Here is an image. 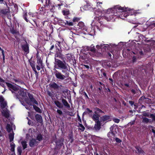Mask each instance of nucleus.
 <instances>
[{"mask_svg": "<svg viewBox=\"0 0 155 155\" xmlns=\"http://www.w3.org/2000/svg\"><path fill=\"white\" fill-rule=\"evenodd\" d=\"M54 64L55 68L62 69V72L63 73H65V75H64L61 73L54 69V73L57 78L63 80L68 76V74L66 73L68 71V65L64 61L63 62L55 58Z\"/></svg>", "mask_w": 155, "mask_h": 155, "instance_id": "f257e3e1", "label": "nucleus"}, {"mask_svg": "<svg viewBox=\"0 0 155 155\" xmlns=\"http://www.w3.org/2000/svg\"><path fill=\"white\" fill-rule=\"evenodd\" d=\"M17 89H18L19 91L17 92V93L13 92L12 93L14 94V96L16 97L17 99H18L19 101L21 102V104L25 106L24 102L22 100H25L26 103L29 105H31L32 104H35L37 105L38 104V102L30 94H28V96L29 98H26V94L24 92L23 90H21L19 87H17Z\"/></svg>", "mask_w": 155, "mask_h": 155, "instance_id": "f03ea898", "label": "nucleus"}, {"mask_svg": "<svg viewBox=\"0 0 155 155\" xmlns=\"http://www.w3.org/2000/svg\"><path fill=\"white\" fill-rule=\"evenodd\" d=\"M120 14V17L123 19V15L125 17H127L128 15H132L135 14V11L133 9H130L128 8L122 7L119 5L116 6L113 8L109 9L106 10V12L107 14L110 13L115 14V12Z\"/></svg>", "mask_w": 155, "mask_h": 155, "instance_id": "7ed1b4c3", "label": "nucleus"}, {"mask_svg": "<svg viewBox=\"0 0 155 155\" xmlns=\"http://www.w3.org/2000/svg\"><path fill=\"white\" fill-rule=\"evenodd\" d=\"M0 103L1 107L3 109L2 111L3 115L6 118H8L9 117V112L7 108H5L7 103L6 102L4 101V98L1 96H0Z\"/></svg>", "mask_w": 155, "mask_h": 155, "instance_id": "20e7f679", "label": "nucleus"}, {"mask_svg": "<svg viewBox=\"0 0 155 155\" xmlns=\"http://www.w3.org/2000/svg\"><path fill=\"white\" fill-rule=\"evenodd\" d=\"M0 85L3 87H4L6 85L9 87L12 93H13L14 92L15 93H17V92L19 91V90L17 89L16 86L13 85L11 84L5 82L3 80L0 78Z\"/></svg>", "mask_w": 155, "mask_h": 155, "instance_id": "39448f33", "label": "nucleus"}, {"mask_svg": "<svg viewBox=\"0 0 155 155\" xmlns=\"http://www.w3.org/2000/svg\"><path fill=\"white\" fill-rule=\"evenodd\" d=\"M110 131L108 133V135L112 134L113 137H114L115 134L117 133L116 127L112 126L110 128Z\"/></svg>", "mask_w": 155, "mask_h": 155, "instance_id": "423d86ee", "label": "nucleus"}, {"mask_svg": "<svg viewBox=\"0 0 155 155\" xmlns=\"http://www.w3.org/2000/svg\"><path fill=\"white\" fill-rule=\"evenodd\" d=\"M90 116L92 118L93 120L95 121V122L97 121H100V116L98 114H93V115H90Z\"/></svg>", "mask_w": 155, "mask_h": 155, "instance_id": "0eeeda50", "label": "nucleus"}, {"mask_svg": "<svg viewBox=\"0 0 155 155\" xmlns=\"http://www.w3.org/2000/svg\"><path fill=\"white\" fill-rule=\"evenodd\" d=\"M38 142V141H37L35 139H32L30 140L29 144L31 147H32L37 145Z\"/></svg>", "mask_w": 155, "mask_h": 155, "instance_id": "6e6552de", "label": "nucleus"}, {"mask_svg": "<svg viewBox=\"0 0 155 155\" xmlns=\"http://www.w3.org/2000/svg\"><path fill=\"white\" fill-rule=\"evenodd\" d=\"M110 46H112L111 45H108V44H106V45H101V47L100 46L97 45L96 46V47L97 48H104L105 50H106L107 49H109V47H110Z\"/></svg>", "mask_w": 155, "mask_h": 155, "instance_id": "1a4fd4ad", "label": "nucleus"}, {"mask_svg": "<svg viewBox=\"0 0 155 155\" xmlns=\"http://www.w3.org/2000/svg\"><path fill=\"white\" fill-rule=\"evenodd\" d=\"M110 116L108 115H104L101 117V121L107 122L109 120Z\"/></svg>", "mask_w": 155, "mask_h": 155, "instance_id": "9d476101", "label": "nucleus"}, {"mask_svg": "<svg viewBox=\"0 0 155 155\" xmlns=\"http://www.w3.org/2000/svg\"><path fill=\"white\" fill-rule=\"evenodd\" d=\"M101 122L100 121L95 122V124L94 126V128L96 130H98L101 128Z\"/></svg>", "mask_w": 155, "mask_h": 155, "instance_id": "9b49d317", "label": "nucleus"}, {"mask_svg": "<svg viewBox=\"0 0 155 155\" xmlns=\"http://www.w3.org/2000/svg\"><path fill=\"white\" fill-rule=\"evenodd\" d=\"M94 113L95 114H98L100 113L103 114H104V111H102L100 109L97 107H96L94 109Z\"/></svg>", "mask_w": 155, "mask_h": 155, "instance_id": "f8f14e48", "label": "nucleus"}, {"mask_svg": "<svg viewBox=\"0 0 155 155\" xmlns=\"http://www.w3.org/2000/svg\"><path fill=\"white\" fill-rule=\"evenodd\" d=\"M50 87L54 88V89H58L59 86L57 84L54 82L50 84Z\"/></svg>", "mask_w": 155, "mask_h": 155, "instance_id": "ddd939ff", "label": "nucleus"}, {"mask_svg": "<svg viewBox=\"0 0 155 155\" xmlns=\"http://www.w3.org/2000/svg\"><path fill=\"white\" fill-rule=\"evenodd\" d=\"M22 48L23 50L27 53L29 52V47L27 44L23 45Z\"/></svg>", "mask_w": 155, "mask_h": 155, "instance_id": "4468645a", "label": "nucleus"}, {"mask_svg": "<svg viewBox=\"0 0 155 155\" xmlns=\"http://www.w3.org/2000/svg\"><path fill=\"white\" fill-rule=\"evenodd\" d=\"M35 118L37 121L40 123H41L42 121V120L41 116L38 114H37L35 115Z\"/></svg>", "mask_w": 155, "mask_h": 155, "instance_id": "2eb2a0df", "label": "nucleus"}, {"mask_svg": "<svg viewBox=\"0 0 155 155\" xmlns=\"http://www.w3.org/2000/svg\"><path fill=\"white\" fill-rule=\"evenodd\" d=\"M142 122L145 123H151L152 121L150 119H149L148 118H147L145 117H143L142 118Z\"/></svg>", "mask_w": 155, "mask_h": 155, "instance_id": "dca6fc26", "label": "nucleus"}, {"mask_svg": "<svg viewBox=\"0 0 155 155\" xmlns=\"http://www.w3.org/2000/svg\"><path fill=\"white\" fill-rule=\"evenodd\" d=\"M62 102L65 106L68 108H69L70 107V105L65 99H62Z\"/></svg>", "mask_w": 155, "mask_h": 155, "instance_id": "f3484780", "label": "nucleus"}, {"mask_svg": "<svg viewBox=\"0 0 155 155\" xmlns=\"http://www.w3.org/2000/svg\"><path fill=\"white\" fill-rule=\"evenodd\" d=\"M54 103L57 107L60 108H62L63 106L61 103L59 101H55Z\"/></svg>", "mask_w": 155, "mask_h": 155, "instance_id": "a211bd4d", "label": "nucleus"}, {"mask_svg": "<svg viewBox=\"0 0 155 155\" xmlns=\"http://www.w3.org/2000/svg\"><path fill=\"white\" fill-rule=\"evenodd\" d=\"M9 137L10 142H12L14 139V134L13 133H11L9 135Z\"/></svg>", "mask_w": 155, "mask_h": 155, "instance_id": "6ab92c4d", "label": "nucleus"}, {"mask_svg": "<svg viewBox=\"0 0 155 155\" xmlns=\"http://www.w3.org/2000/svg\"><path fill=\"white\" fill-rule=\"evenodd\" d=\"M78 127H79V129L81 130V131H83L85 129V127L81 123L79 124Z\"/></svg>", "mask_w": 155, "mask_h": 155, "instance_id": "aec40b11", "label": "nucleus"}, {"mask_svg": "<svg viewBox=\"0 0 155 155\" xmlns=\"http://www.w3.org/2000/svg\"><path fill=\"white\" fill-rule=\"evenodd\" d=\"M90 51L92 52L93 53H94L96 52V49L94 48V46L93 45H92L90 47Z\"/></svg>", "mask_w": 155, "mask_h": 155, "instance_id": "412c9836", "label": "nucleus"}, {"mask_svg": "<svg viewBox=\"0 0 155 155\" xmlns=\"http://www.w3.org/2000/svg\"><path fill=\"white\" fill-rule=\"evenodd\" d=\"M7 130L8 132H10L12 130V126L9 124H8L6 126Z\"/></svg>", "mask_w": 155, "mask_h": 155, "instance_id": "4be33fe9", "label": "nucleus"}, {"mask_svg": "<svg viewBox=\"0 0 155 155\" xmlns=\"http://www.w3.org/2000/svg\"><path fill=\"white\" fill-rule=\"evenodd\" d=\"M11 150L12 152H14L15 150V144L13 142H12L10 144Z\"/></svg>", "mask_w": 155, "mask_h": 155, "instance_id": "5701e85b", "label": "nucleus"}, {"mask_svg": "<svg viewBox=\"0 0 155 155\" xmlns=\"http://www.w3.org/2000/svg\"><path fill=\"white\" fill-rule=\"evenodd\" d=\"M21 144L22 145L24 149H25L27 147V144L26 142L25 141H23L21 142Z\"/></svg>", "mask_w": 155, "mask_h": 155, "instance_id": "b1692460", "label": "nucleus"}, {"mask_svg": "<svg viewBox=\"0 0 155 155\" xmlns=\"http://www.w3.org/2000/svg\"><path fill=\"white\" fill-rule=\"evenodd\" d=\"M62 13L64 15H67L69 14V11L68 10L63 11Z\"/></svg>", "mask_w": 155, "mask_h": 155, "instance_id": "393cba45", "label": "nucleus"}, {"mask_svg": "<svg viewBox=\"0 0 155 155\" xmlns=\"http://www.w3.org/2000/svg\"><path fill=\"white\" fill-rule=\"evenodd\" d=\"M55 57H59L61 59L63 60V55L61 53H57L55 55Z\"/></svg>", "mask_w": 155, "mask_h": 155, "instance_id": "a878e982", "label": "nucleus"}, {"mask_svg": "<svg viewBox=\"0 0 155 155\" xmlns=\"http://www.w3.org/2000/svg\"><path fill=\"white\" fill-rule=\"evenodd\" d=\"M37 139L39 141L41 140L42 139V135L40 134H38L37 137Z\"/></svg>", "mask_w": 155, "mask_h": 155, "instance_id": "bb28decb", "label": "nucleus"}, {"mask_svg": "<svg viewBox=\"0 0 155 155\" xmlns=\"http://www.w3.org/2000/svg\"><path fill=\"white\" fill-rule=\"evenodd\" d=\"M42 61L40 58H38L37 61V63L38 65L42 66Z\"/></svg>", "mask_w": 155, "mask_h": 155, "instance_id": "cd10ccee", "label": "nucleus"}, {"mask_svg": "<svg viewBox=\"0 0 155 155\" xmlns=\"http://www.w3.org/2000/svg\"><path fill=\"white\" fill-rule=\"evenodd\" d=\"M149 117L151 118L152 119V120H151L152 122L153 121H155V115L153 114H151Z\"/></svg>", "mask_w": 155, "mask_h": 155, "instance_id": "c85d7f7f", "label": "nucleus"}, {"mask_svg": "<svg viewBox=\"0 0 155 155\" xmlns=\"http://www.w3.org/2000/svg\"><path fill=\"white\" fill-rule=\"evenodd\" d=\"M78 25L80 27L79 28H82L84 26V23L82 22H80L78 23Z\"/></svg>", "mask_w": 155, "mask_h": 155, "instance_id": "c756f323", "label": "nucleus"}, {"mask_svg": "<svg viewBox=\"0 0 155 155\" xmlns=\"http://www.w3.org/2000/svg\"><path fill=\"white\" fill-rule=\"evenodd\" d=\"M33 107L36 111L38 112H41V110L36 106L33 105Z\"/></svg>", "mask_w": 155, "mask_h": 155, "instance_id": "7c9ffc66", "label": "nucleus"}, {"mask_svg": "<svg viewBox=\"0 0 155 155\" xmlns=\"http://www.w3.org/2000/svg\"><path fill=\"white\" fill-rule=\"evenodd\" d=\"M135 148L138 153H142V150L140 147L136 146Z\"/></svg>", "mask_w": 155, "mask_h": 155, "instance_id": "2f4dec72", "label": "nucleus"}, {"mask_svg": "<svg viewBox=\"0 0 155 155\" xmlns=\"http://www.w3.org/2000/svg\"><path fill=\"white\" fill-rule=\"evenodd\" d=\"M65 25H68L69 26H72L73 25V23L72 22H68V21H66L65 23Z\"/></svg>", "mask_w": 155, "mask_h": 155, "instance_id": "473e14b6", "label": "nucleus"}, {"mask_svg": "<svg viewBox=\"0 0 155 155\" xmlns=\"http://www.w3.org/2000/svg\"><path fill=\"white\" fill-rule=\"evenodd\" d=\"M17 150L18 153L19 155H21L22 153V150L21 148L20 147H18L17 148Z\"/></svg>", "mask_w": 155, "mask_h": 155, "instance_id": "72a5a7b5", "label": "nucleus"}, {"mask_svg": "<svg viewBox=\"0 0 155 155\" xmlns=\"http://www.w3.org/2000/svg\"><path fill=\"white\" fill-rule=\"evenodd\" d=\"M143 116H144L145 117H149L150 115L149 113H147L146 112H144L143 113Z\"/></svg>", "mask_w": 155, "mask_h": 155, "instance_id": "f704fd0d", "label": "nucleus"}, {"mask_svg": "<svg viewBox=\"0 0 155 155\" xmlns=\"http://www.w3.org/2000/svg\"><path fill=\"white\" fill-rule=\"evenodd\" d=\"M80 20L79 18L74 17L73 18V21L74 22H77L79 21Z\"/></svg>", "mask_w": 155, "mask_h": 155, "instance_id": "c9c22d12", "label": "nucleus"}, {"mask_svg": "<svg viewBox=\"0 0 155 155\" xmlns=\"http://www.w3.org/2000/svg\"><path fill=\"white\" fill-rule=\"evenodd\" d=\"M34 130L33 128H30L29 129L28 133L29 134H33V133H34Z\"/></svg>", "mask_w": 155, "mask_h": 155, "instance_id": "e433bc0d", "label": "nucleus"}, {"mask_svg": "<svg viewBox=\"0 0 155 155\" xmlns=\"http://www.w3.org/2000/svg\"><path fill=\"white\" fill-rule=\"evenodd\" d=\"M66 57L68 60H70L72 57L71 55L69 54H67Z\"/></svg>", "mask_w": 155, "mask_h": 155, "instance_id": "4c0bfd02", "label": "nucleus"}, {"mask_svg": "<svg viewBox=\"0 0 155 155\" xmlns=\"http://www.w3.org/2000/svg\"><path fill=\"white\" fill-rule=\"evenodd\" d=\"M43 67V66L42 65H37L36 66V68L38 71H39L40 70L41 68H42Z\"/></svg>", "mask_w": 155, "mask_h": 155, "instance_id": "58836bf2", "label": "nucleus"}, {"mask_svg": "<svg viewBox=\"0 0 155 155\" xmlns=\"http://www.w3.org/2000/svg\"><path fill=\"white\" fill-rule=\"evenodd\" d=\"M33 70L35 72V74L36 77V78L38 77V72L36 70V69H35L34 68V69Z\"/></svg>", "mask_w": 155, "mask_h": 155, "instance_id": "ea45409f", "label": "nucleus"}, {"mask_svg": "<svg viewBox=\"0 0 155 155\" xmlns=\"http://www.w3.org/2000/svg\"><path fill=\"white\" fill-rule=\"evenodd\" d=\"M57 112L60 115H61L62 114V112L60 110H58L57 111Z\"/></svg>", "mask_w": 155, "mask_h": 155, "instance_id": "a19ab883", "label": "nucleus"}, {"mask_svg": "<svg viewBox=\"0 0 155 155\" xmlns=\"http://www.w3.org/2000/svg\"><path fill=\"white\" fill-rule=\"evenodd\" d=\"M102 3L101 2H97V6L99 8H101V6L100 5V4H102Z\"/></svg>", "mask_w": 155, "mask_h": 155, "instance_id": "79ce46f5", "label": "nucleus"}, {"mask_svg": "<svg viewBox=\"0 0 155 155\" xmlns=\"http://www.w3.org/2000/svg\"><path fill=\"white\" fill-rule=\"evenodd\" d=\"M113 121L116 123H119L120 121V120L118 119H114Z\"/></svg>", "mask_w": 155, "mask_h": 155, "instance_id": "37998d69", "label": "nucleus"}, {"mask_svg": "<svg viewBox=\"0 0 155 155\" xmlns=\"http://www.w3.org/2000/svg\"><path fill=\"white\" fill-rule=\"evenodd\" d=\"M107 136L109 137L110 139H112V138H114V137H113L112 134L108 135V133L107 134Z\"/></svg>", "mask_w": 155, "mask_h": 155, "instance_id": "c03bdc74", "label": "nucleus"}, {"mask_svg": "<svg viewBox=\"0 0 155 155\" xmlns=\"http://www.w3.org/2000/svg\"><path fill=\"white\" fill-rule=\"evenodd\" d=\"M31 66L33 70L34 69V68L35 69H36L35 67V65L33 64H31Z\"/></svg>", "mask_w": 155, "mask_h": 155, "instance_id": "a18cd8bd", "label": "nucleus"}, {"mask_svg": "<svg viewBox=\"0 0 155 155\" xmlns=\"http://www.w3.org/2000/svg\"><path fill=\"white\" fill-rule=\"evenodd\" d=\"M47 94L49 96L52 97V94L49 91H47Z\"/></svg>", "mask_w": 155, "mask_h": 155, "instance_id": "49530a36", "label": "nucleus"}, {"mask_svg": "<svg viewBox=\"0 0 155 155\" xmlns=\"http://www.w3.org/2000/svg\"><path fill=\"white\" fill-rule=\"evenodd\" d=\"M90 47L89 46H86L85 47V48L86 50L87 51H90Z\"/></svg>", "mask_w": 155, "mask_h": 155, "instance_id": "de8ad7c7", "label": "nucleus"}, {"mask_svg": "<svg viewBox=\"0 0 155 155\" xmlns=\"http://www.w3.org/2000/svg\"><path fill=\"white\" fill-rule=\"evenodd\" d=\"M57 45H58L59 47H60V42L59 41L57 42V43L55 45L56 47H57Z\"/></svg>", "mask_w": 155, "mask_h": 155, "instance_id": "09e8293b", "label": "nucleus"}, {"mask_svg": "<svg viewBox=\"0 0 155 155\" xmlns=\"http://www.w3.org/2000/svg\"><path fill=\"white\" fill-rule=\"evenodd\" d=\"M115 140L117 142H121L120 140L117 138L115 139Z\"/></svg>", "mask_w": 155, "mask_h": 155, "instance_id": "8fccbe9b", "label": "nucleus"}, {"mask_svg": "<svg viewBox=\"0 0 155 155\" xmlns=\"http://www.w3.org/2000/svg\"><path fill=\"white\" fill-rule=\"evenodd\" d=\"M45 10V8L43 7H42L40 9V11H41V12H44V10Z\"/></svg>", "mask_w": 155, "mask_h": 155, "instance_id": "3c124183", "label": "nucleus"}, {"mask_svg": "<svg viewBox=\"0 0 155 155\" xmlns=\"http://www.w3.org/2000/svg\"><path fill=\"white\" fill-rule=\"evenodd\" d=\"M28 14L30 15V16H31L32 17H34L35 16L32 13H28Z\"/></svg>", "mask_w": 155, "mask_h": 155, "instance_id": "603ef678", "label": "nucleus"}, {"mask_svg": "<svg viewBox=\"0 0 155 155\" xmlns=\"http://www.w3.org/2000/svg\"><path fill=\"white\" fill-rule=\"evenodd\" d=\"M86 110L87 112H88L89 113H91V112H92V111L91 110H90L89 108H87L86 109Z\"/></svg>", "mask_w": 155, "mask_h": 155, "instance_id": "864d4df0", "label": "nucleus"}, {"mask_svg": "<svg viewBox=\"0 0 155 155\" xmlns=\"http://www.w3.org/2000/svg\"><path fill=\"white\" fill-rule=\"evenodd\" d=\"M16 32V31L14 30H12L11 31V33L13 34H14Z\"/></svg>", "mask_w": 155, "mask_h": 155, "instance_id": "5fc2aeb1", "label": "nucleus"}, {"mask_svg": "<svg viewBox=\"0 0 155 155\" xmlns=\"http://www.w3.org/2000/svg\"><path fill=\"white\" fill-rule=\"evenodd\" d=\"M78 121L80 122L81 123V118L79 116H78Z\"/></svg>", "mask_w": 155, "mask_h": 155, "instance_id": "6e6d98bb", "label": "nucleus"}, {"mask_svg": "<svg viewBox=\"0 0 155 155\" xmlns=\"http://www.w3.org/2000/svg\"><path fill=\"white\" fill-rule=\"evenodd\" d=\"M84 66L87 69L89 68V66L87 65H84Z\"/></svg>", "mask_w": 155, "mask_h": 155, "instance_id": "4d7b16f0", "label": "nucleus"}, {"mask_svg": "<svg viewBox=\"0 0 155 155\" xmlns=\"http://www.w3.org/2000/svg\"><path fill=\"white\" fill-rule=\"evenodd\" d=\"M2 56H4L5 55L4 51L3 50L2 51Z\"/></svg>", "mask_w": 155, "mask_h": 155, "instance_id": "13d9d810", "label": "nucleus"}, {"mask_svg": "<svg viewBox=\"0 0 155 155\" xmlns=\"http://www.w3.org/2000/svg\"><path fill=\"white\" fill-rule=\"evenodd\" d=\"M152 131L155 134V130L153 129H152Z\"/></svg>", "mask_w": 155, "mask_h": 155, "instance_id": "bf43d9fd", "label": "nucleus"}, {"mask_svg": "<svg viewBox=\"0 0 155 155\" xmlns=\"http://www.w3.org/2000/svg\"><path fill=\"white\" fill-rule=\"evenodd\" d=\"M54 45H52L51 47V48H50V50H52L53 48H54Z\"/></svg>", "mask_w": 155, "mask_h": 155, "instance_id": "052dcab7", "label": "nucleus"}, {"mask_svg": "<svg viewBox=\"0 0 155 155\" xmlns=\"http://www.w3.org/2000/svg\"><path fill=\"white\" fill-rule=\"evenodd\" d=\"M129 103L131 105H132L133 104V102L132 101H129Z\"/></svg>", "mask_w": 155, "mask_h": 155, "instance_id": "680f3d73", "label": "nucleus"}, {"mask_svg": "<svg viewBox=\"0 0 155 155\" xmlns=\"http://www.w3.org/2000/svg\"><path fill=\"white\" fill-rule=\"evenodd\" d=\"M4 0H0V2L1 4L3 3Z\"/></svg>", "mask_w": 155, "mask_h": 155, "instance_id": "e2e57ef3", "label": "nucleus"}, {"mask_svg": "<svg viewBox=\"0 0 155 155\" xmlns=\"http://www.w3.org/2000/svg\"><path fill=\"white\" fill-rule=\"evenodd\" d=\"M24 18L26 21L28 22V20L27 19L26 17H24Z\"/></svg>", "mask_w": 155, "mask_h": 155, "instance_id": "0e129e2a", "label": "nucleus"}, {"mask_svg": "<svg viewBox=\"0 0 155 155\" xmlns=\"http://www.w3.org/2000/svg\"><path fill=\"white\" fill-rule=\"evenodd\" d=\"M125 85L127 87H129V84H125Z\"/></svg>", "mask_w": 155, "mask_h": 155, "instance_id": "69168bd1", "label": "nucleus"}, {"mask_svg": "<svg viewBox=\"0 0 155 155\" xmlns=\"http://www.w3.org/2000/svg\"><path fill=\"white\" fill-rule=\"evenodd\" d=\"M10 155H15L14 152H12V153Z\"/></svg>", "mask_w": 155, "mask_h": 155, "instance_id": "338daca9", "label": "nucleus"}, {"mask_svg": "<svg viewBox=\"0 0 155 155\" xmlns=\"http://www.w3.org/2000/svg\"><path fill=\"white\" fill-rule=\"evenodd\" d=\"M88 5H85L84 6V8H87L88 7Z\"/></svg>", "mask_w": 155, "mask_h": 155, "instance_id": "774afa93", "label": "nucleus"}]
</instances>
